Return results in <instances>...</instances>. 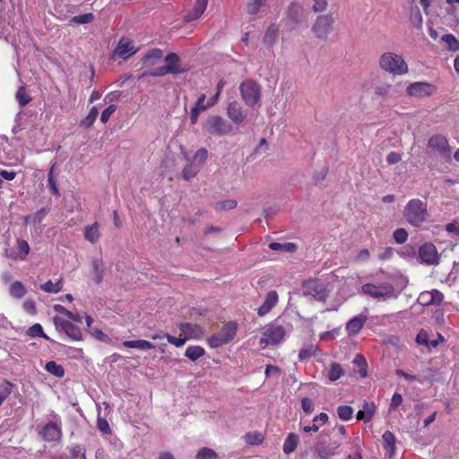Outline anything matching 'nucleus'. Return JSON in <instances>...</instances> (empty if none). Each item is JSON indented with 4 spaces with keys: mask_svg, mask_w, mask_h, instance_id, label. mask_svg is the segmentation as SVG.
Here are the masks:
<instances>
[{
    "mask_svg": "<svg viewBox=\"0 0 459 459\" xmlns=\"http://www.w3.org/2000/svg\"><path fill=\"white\" fill-rule=\"evenodd\" d=\"M403 215L408 224L420 228L429 219L427 202L419 198L409 200L403 208Z\"/></svg>",
    "mask_w": 459,
    "mask_h": 459,
    "instance_id": "1",
    "label": "nucleus"
},
{
    "mask_svg": "<svg viewBox=\"0 0 459 459\" xmlns=\"http://www.w3.org/2000/svg\"><path fill=\"white\" fill-rule=\"evenodd\" d=\"M379 66L393 75H403L409 71L403 57L394 52H385L379 57Z\"/></svg>",
    "mask_w": 459,
    "mask_h": 459,
    "instance_id": "2",
    "label": "nucleus"
},
{
    "mask_svg": "<svg viewBox=\"0 0 459 459\" xmlns=\"http://www.w3.org/2000/svg\"><path fill=\"white\" fill-rule=\"evenodd\" d=\"M238 332V324L233 321L225 323L217 333H213L207 339L211 348L221 347L231 342Z\"/></svg>",
    "mask_w": 459,
    "mask_h": 459,
    "instance_id": "3",
    "label": "nucleus"
},
{
    "mask_svg": "<svg viewBox=\"0 0 459 459\" xmlns=\"http://www.w3.org/2000/svg\"><path fill=\"white\" fill-rule=\"evenodd\" d=\"M262 338L259 341L261 349L269 345H277L283 341L286 335L285 328L277 323L266 325L262 332Z\"/></svg>",
    "mask_w": 459,
    "mask_h": 459,
    "instance_id": "4",
    "label": "nucleus"
},
{
    "mask_svg": "<svg viewBox=\"0 0 459 459\" xmlns=\"http://www.w3.org/2000/svg\"><path fill=\"white\" fill-rule=\"evenodd\" d=\"M239 91L247 106L255 107L261 100L262 89L255 80L247 79L242 82L239 85Z\"/></svg>",
    "mask_w": 459,
    "mask_h": 459,
    "instance_id": "5",
    "label": "nucleus"
},
{
    "mask_svg": "<svg viewBox=\"0 0 459 459\" xmlns=\"http://www.w3.org/2000/svg\"><path fill=\"white\" fill-rule=\"evenodd\" d=\"M203 128L207 134L216 136L230 134L233 130L232 125L218 115L209 116Z\"/></svg>",
    "mask_w": 459,
    "mask_h": 459,
    "instance_id": "6",
    "label": "nucleus"
},
{
    "mask_svg": "<svg viewBox=\"0 0 459 459\" xmlns=\"http://www.w3.org/2000/svg\"><path fill=\"white\" fill-rule=\"evenodd\" d=\"M362 292L373 299H388L394 297V286L389 282L375 285L371 283L363 284L361 287Z\"/></svg>",
    "mask_w": 459,
    "mask_h": 459,
    "instance_id": "7",
    "label": "nucleus"
},
{
    "mask_svg": "<svg viewBox=\"0 0 459 459\" xmlns=\"http://www.w3.org/2000/svg\"><path fill=\"white\" fill-rule=\"evenodd\" d=\"M334 19L333 14L327 13L316 17L312 31L315 36L320 39H326L330 32L333 30Z\"/></svg>",
    "mask_w": 459,
    "mask_h": 459,
    "instance_id": "8",
    "label": "nucleus"
},
{
    "mask_svg": "<svg viewBox=\"0 0 459 459\" xmlns=\"http://www.w3.org/2000/svg\"><path fill=\"white\" fill-rule=\"evenodd\" d=\"M53 320L56 330L63 331L70 339L74 341L82 340V333L79 326L57 316H56Z\"/></svg>",
    "mask_w": 459,
    "mask_h": 459,
    "instance_id": "9",
    "label": "nucleus"
},
{
    "mask_svg": "<svg viewBox=\"0 0 459 459\" xmlns=\"http://www.w3.org/2000/svg\"><path fill=\"white\" fill-rule=\"evenodd\" d=\"M437 91L435 85L426 82H416L411 83L406 88V92L409 96L416 98H425L433 95Z\"/></svg>",
    "mask_w": 459,
    "mask_h": 459,
    "instance_id": "10",
    "label": "nucleus"
},
{
    "mask_svg": "<svg viewBox=\"0 0 459 459\" xmlns=\"http://www.w3.org/2000/svg\"><path fill=\"white\" fill-rule=\"evenodd\" d=\"M428 147L435 152H437L444 158H449L451 150L448 141L446 136L442 134H435L431 136L428 143Z\"/></svg>",
    "mask_w": 459,
    "mask_h": 459,
    "instance_id": "11",
    "label": "nucleus"
},
{
    "mask_svg": "<svg viewBox=\"0 0 459 459\" xmlns=\"http://www.w3.org/2000/svg\"><path fill=\"white\" fill-rule=\"evenodd\" d=\"M419 257L424 264H437L439 261L437 247L432 243H425L419 248Z\"/></svg>",
    "mask_w": 459,
    "mask_h": 459,
    "instance_id": "12",
    "label": "nucleus"
},
{
    "mask_svg": "<svg viewBox=\"0 0 459 459\" xmlns=\"http://www.w3.org/2000/svg\"><path fill=\"white\" fill-rule=\"evenodd\" d=\"M42 439L47 442H56L62 438L61 423L48 422L39 432Z\"/></svg>",
    "mask_w": 459,
    "mask_h": 459,
    "instance_id": "13",
    "label": "nucleus"
},
{
    "mask_svg": "<svg viewBox=\"0 0 459 459\" xmlns=\"http://www.w3.org/2000/svg\"><path fill=\"white\" fill-rule=\"evenodd\" d=\"M30 250L29 243L22 238L16 239V250H6V256L13 261H24Z\"/></svg>",
    "mask_w": 459,
    "mask_h": 459,
    "instance_id": "14",
    "label": "nucleus"
},
{
    "mask_svg": "<svg viewBox=\"0 0 459 459\" xmlns=\"http://www.w3.org/2000/svg\"><path fill=\"white\" fill-rule=\"evenodd\" d=\"M213 106L214 105H210V99L206 101V95L204 93L200 94L190 110L191 124L195 125L200 114Z\"/></svg>",
    "mask_w": 459,
    "mask_h": 459,
    "instance_id": "15",
    "label": "nucleus"
},
{
    "mask_svg": "<svg viewBox=\"0 0 459 459\" xmlns=\"http://www.w3.org/2000/svg\"><path fill=\"white\" fill-rule=\"evenodd\" d=\"M178 329L180 330L181 333L185 335L186 338H187V340L201 339L204 333V328L197 324L180 323L178 325Z\"/></svg>",
    "mask_w": 459,
    "mask_h": 459,
    "instance_id": "16",
    "label": "nucleus"
},
{
    "mask_svg": "<svg viewBox=\"0 0 459 459\" xmlns=\"http://www.w3.org/2000/svg\"><path fill=\"white\" fill-rule=\"evenodd\" d=\"M138 48H135L133 42L126 38H122L117 48L114 50V53L123 58L124 60L127 59L130 56L135 54Z\"/></svg>",
    "mask_w": 459,
    "mask_h": 459,
    "instance_id": "17",
    "label": "nucleus"
},
{
    "mask_svg": "<svg viewBox=\"0 0 459 459\" xmlns=\"http://www.w3.org/2000/svg\"><path fill=\"white\" fill-rule=\"evenodd\" d=\"M227 115L237 125H240L246 119L242 106L235 100L229 103Z\"/></svg>",
    "mask_w": 459,
    "mask_h": 459,
    "instance_id": "18",
    "label": "nucleus"
},
{
    "mask_svg": "<svg viewBox=\"0 0 459 459\" xmlns=\"http://www.w3.org/2000/svg\"><path fill=\"white\" fill-rule=\"evenodd\" d=\"M368 320L366 315H358L350 319L346 324V331L349 336H354L363 328Z\"/></svg>",
    "mask_w": 459,
    "mask_h": 459,
    "instance_id": "19",
    "label": "nucleus"
},
{
    "mask_svg": "<svg viewBox=\"0 0 459 459\" xmlns=\"http://www.w3.org/2000/svg\"><path fill=\"white\" fill-rule=\"evenodd\" d=\"M383 448L388 458H394L396 449V438L393 432L386 430L382 436Z\"/></svg>",
    "mask_w": 459,
    "mask_h": 459,
    "instance_id": "20",
    "label": "nucleus"
},
{
    "mask_svg": "<svg viewBox=\"0 0 459 459\" xmlns=\"http://www.w3.org/2000/svg\"><path fill=\"white\" fill-rule=\"evenodd\" d=\"M444 299V295L437 290L423 292L419 297V301L423 306L431 304L439 305Z\"/></svg>",
    "mask_w": 459,
    "mask_h": 459,
    "instance_id": "21",
    "label": "nucleus"
},
{
    "mask_svg": "<svg viewBox=\"0 0 459 459\" xmlns=\"http://www.w3.org/2000/svg\"><path fill=\"white\" fill-rule=\"evenodd\" d=\"M278 302V293L275 290H271L267 293L264 303L258 307L257 314L260 316L268 314Z\"/></svg>",
    "mask_w": 459,
    "mask_h": 459,
    "instance_id": "22",
    "label": "nucleus"
},
{
    "mask_svg": "<svg viewBox=\"0 0 459 459\" xmlns=\"http://www.w3.org/2000/svg\"><path fill=\"white\" fill-rule=\"evenodd\" d=\"M208 0H196L194 7L186 15L187 22H193L202 16L206 10Z\"/></svg>",
    "mask_w": 459,
    "mask_h": 459,
    "instance_id": "23",
    "label": "nucleus"
},
{
    "mask_svg": "<svg viewBox=\"0 0 459 459\" xmlns=\"http://www.w3.org/2000/svg\"><path fill=\"white\" fill-rule=\"evenodd\" d=\"M342 443V440L333 441L329 446H318L316 448V454L320 459H328L336 454V450L341 446Z\"/></svg>",
    "mask_w": 459,
    "mask_h": 459,
    "instance_id": "24",
    "label": "nucleus"
},
{
    "mask_svg": "<svg viewBox=\"0 0 459 459\" xmlns=\"http://www.w3.org/2000/svg\"><path fill=\"white\" fill-rule=\"evenodd\" d=\"M185 157H186V154H185ZM187 160V163L184 167L182 170V178L186 181H189L190 179L194 178L201 170L200 164H196L192 160H189L186 158Z\"/></svg>",
    "mask_w": 459,
    "mask_h": 459,
    "instance_id": "25",
    "label": "nucleus"
},
{
    "mask_svg": "<svg viewBox=\"0 0 459 459\" xmlns=\"http://www.w3.org/2000/svg\"><path fill=\"white\" fill-rule=\"evenodd\" d=\"M376 412V405L374 403L364 402L363 409L357 413V419L364 422H369Z\"/></svg>",
    "mask_w": 459,
    "mask_h": 459,
    "instance_id": "26",
    "label": "nucleus"
},
{
    "mask_svg": "<svg viewBox=\"0 0 459 459\" xmlns=\"http://www.w3.org/2000/svg\"><path fill=\"white\" fill-rule=\"evenodd\" d=\"M84 238L91 244H95L99 241L100 233V224L96 221L91 225H87L84 228L83 232Z\"/></svg>",
    "mask_w": 459,
    "mask_h": 459,
    "instance_id": "27",
    "label": "nucleus"
},
{
    "mask_svg": "<svg viewBox=\"0 0 459 459\" xmlns=\"http://www.w3.org/2000/svg\"><path fill=\"white\" fill-rule=\"evenodd\" d=\"M165 62L167 63V67H171L169 68L170 71H169V74H178L184 72V69L180 66L179 57L177 54L169 53L165 57Z\"/></svg>",
    "mask_w": 459,
    "mask_h": 459,
    "instance_id": "28",
    "label": "nucleus"
},
{
    "mask_svg": "<svg viewBox=\"0 0 459 459\" xmlns=\"http://www.w3.org/2000/svg\"><path fill=\"white\" fill-rule=\"evenodd\" d=\"M328 420V415L325 412H321L318 415L315 416L313 419V424L309 426H305L303 430L305 432H316L318 431L320 426L325 425Z\"/></svg>",
    "mask_w": 459,
    "mask_h": 459,
    "instance_id": "29",
    "label": "nucleus"
},
{
    "mask_svg": "<svg viewBox=\"0 0 459 459\" xmlns=\"http://www.w3.org/2000/svg\"><path fill=\"white\" fill-rule=\"evenodd\" d=\"M123 346L142 351L151 350L155 347L151 342L146 340L125 341L123 342Z\"/></svg>",
    "mask_w": 459,
    "mask_h": 459,
    "instance_id": "30",
    "label": "nucleus"
},
{
    "mask_svg": "<svg viewBox=\"0 0 459 459\" xmlns=\"http://www.w3.org/2000/svg\"><path fill=\"white\" fill-rule=\"evenodd\" d=\"M91 266L94 273V281L96 284H100L104 276V264L101 259L94 258L91 261Z\"/></svg>",
    "mask_w": 459,
    "mask_h": 459,
    "instance_id": "31",
    "label": "nucleus"
},
{
    "mask_svg": "<svg viewBox=\"0 0 459 459\" xmlns=\"http://www.w3.org/2000/svg\"><path fill=\"white\" fill-rule=\"evenodd\" d=\"M299 441V438L298 435L290 433L283 443V452L287 455L294 452L297 448Z\"/></svg>",
    "mask_w": 459,
    "mask_h": 459,
    "instance_id": "32",
    "label": "nucleus"
},
{
    "mask_svg": "<svg viewBox=\"0 0 459 459\" xmlns=\"http://www.w3.org/2000/svg\"><path fill=\"white\" fill-rule=\"evenodd\" d=\"M205 354V350L199 345H192L186 349L185 356L192 361H195Z\"/></svg>",
    "mask_w": 459,
    "mask_h": 459,
    "instance_id": "33",
    "label": "nucleus"
},
{
    "mask_svg": "<svg viewBox=\"0 0 459 459\" xmlns=\"http://www.w3.org/2000/svg\"><path fill=\"white\" fill-rule=\"evenodd\" d=\"M162 57V51L159 48H152L149 50L143 57V62L145 65H153L155 61Z\"/></svg>",
    "mask_w": 459,
    "mask_h": 459,
    "instance_id": "34",
    "label": "nucleus"
},
{
    "mask_svg": "<svg viewBox=\"0 0 459 459\" xmlns=\"http://www.w3.org/2000/svg\"><path fill=\"white\" fill-rule=\"evenodd\" d=\"M45 370L56 377H63L65 376V369L62 365L57 364L56 361L51 360L46 363Z\"/></svg>",
    "mask_w": 459,
    "mask_h": 459,
    "instance_id": "35",
    "label": "nucleus"
},
{
    "mask_svg": "<svg viewBox=\"0 0 459 459\" xmlns=\"http://www.w3.org/2000/svg\"><path fill=\"white\" fill-rule=\"evenodd\" d=\"M328 379L331 382H335L342 376H344V369L341 366V364L333 362L331 364L330 368L328 370Z\"/></svg>",
    "mask_w": 459,
    "mask_h": 459,
    "instance_id": "36",
    "label": "nucleus"
},
{
    "mask_svg": "<svg viewBox=\"0 0 459 459\" xmlns=\"http://www.w3.org/2000/svg\"><path fill=\"white\" fill-rule=\"evenodd\" d=\"M99 115V110L97 107H92L89 112V114L81 120L80 126L85 129L90 128L93 123L96 121Z\"/></svg>",
    "mask_w": 459,
    "mask_h": 459,
    "instance_id": "37",
    "label": "nucleus"
},
{
    "mask_svg": "<svg viewBox=\"0 0 459 459\" xmlns=\"http://www.w3.org/2000/svg\"><path fill=\"white\" fill-rule=\"evenodd\" d=\"M40 289L47 293H58L63 289V281L60 279L56 282L48 280L40 286Z\"/></svg>",
    "mask_w": 459,
    "mask_h": 459,
    "instance_id": "38",
    "label": "nucleus"
},
{
    "mask_svg": "<svg viewBox=\"0 0 459 459\" xmlns=\"http://www.w3.org/2000/svg\"><path fill=\"white\" fill-rule=\"evenodd\" d=\"M16 100L18 101L20 107H25L28 103L31 101V97L28 94L25 86H20L15 94Z\"/></svg>",
    "mask_w": 459,
    "mask_h": 459,
    "instance_id": "39",
    "label": "nucleus"
},
{
    "mask_svg": "<svg viewBox=\"0 0 459 459\" xmlns=\"http://www.w3.org/2000/svg\"><path fill=\"white\" fill-rule=\"evenodd\" d=\"M278 30L276 24H271L265 31L264 42L268 45H273L277 39Z\"/></svg>",
    "mask_w": 459,
    "mask_h": 459,
    "instance_id": "40",
    "label": "nucleus"
},
{
    "mask_svg": "<svg viewBox=\"0 0 459 459\" xmlns=\"http://www.w3.org/2000/svg\"><path fill=\"white\" fill-rule=\"evenodd\" d=\"M10 294L15 299H21L26 294V289L21 281H15L10 286Z\"/></svg>",
    "mask_w": 459,
    "mask_h": 459,
    "instance_id": "41",
    "label": "nucleus"
},
{
    "mask_svg": "<svg viewBox=\"0 0 459 459\" xmlns=\"http://www.w3.org/2000/svg\"><path fill=\"white\" fill-rule=\"evenodd\" d=\"M441 40L446 44L447 49L450 51H459V41L453 34H445L441 37Z\"/></svg>",
    "mask_w": 459,
    "mask_h": 459,
    "instance_id": "42",
    "label": "nucleus"
},
{
    "mask_svg": "<svg viewBox=\"0 0 459 459\" xmlns=\"http://www.w3.org/2000/svg\"><path fill=\"white\" fill-rule=\"evenodd\" d=\"M392 85L388 82H382L374 88V95L377 98L384 99L387 97L391 91Z\"/></svg>",
    "mask_w": 459,
    "mask_h": 459,
    "instance_id": "43",
    "label": "nucleus"
},
{
    "mask_svg": "<svg viewBox=\"0 0 459 459\" xmlns=\"http://www.w3.org/2000/svg\"><path fill=\"white\" fill-rule=\"evenodd\" d=\"M27 334L30 337H42L47 341L52 342V340L44 333L41 325L38 323L34 324L28 329Z\"/></svg>",
    "mask_w": 459,
    "mask_h": 459,
    "instance_id": "44",
    "label": "nucleus"
},
{
    "mask_svg": "<svg viewBox=\"0 0 459 459\" xmlns=\"http://www.w3.org/2000/svg\"><path fill=\"white\" fill-rule=\"evenodd\" d=\"M313 296L316 300L325 301L328 298L329 292L326 287L323 284H316L313 288Z\"/></svg>",
    "mask_w": 459,
    "mask_h": 459,
    "instance_id": "45",
    "label": "nucleus"
},
{
    "mask_svg": "<svg viewBox=\"0 0 459 459\" xmlns=\"http://www.w3.org/2000/svg\"><path fill=\"white\" fill-rule=\"evenodd\" d=\"M244 438L248 445H260L264 439L263 434L258 431L247 432Z\"/></svg>",
    "mask_w": 459,
    "mask_h": 459,
    "instance_id": "46",
    "label": "nucleus"
},
{
    "mask_svg": "<svg viewBox=\"0 0 459 459\" xmlns=\"http://www.w3.org/2000/svg\"><path fill=\"white\" fill-rule=\"evenodd\" d=\"M170 67H167L166 65L164 66H160V67H157L152 71H145L143 72L140 77H146V76H152V77H158V76H164L166 74H169L170 71L169 69Z\"/></svg>",
    "mask_w": 459,
    "mask_h": 459,
    "instance_id": "47",
    "label": "nucleus"
},
{
    "mask_svg": "<svg viewBox=\"0 0 459 459\" xmlns=\"http://www.w3.org/2000/svg\"><path fill=\"white\" fill-rule=\"evenodd\" d=\"M353 414V409L350 405H341L337 408V415L342 420H349Z\"/></svg>",
    "mask_w": 459,
    "mask_h": 459,
    "instance_id": "48",
    "label": "nucleus"
},
{
    "mask_svg": "<svg viewBox=\"0 0 459 459\" xmlns=\"http://www.w3.org/2000/svg\"><path fill=\"white\" fill-rule=\"evenodd\" d=\"M237 205H238V202L236 200L229 199V200H224V201L216 203L213 205V207L217 211H223V210H232V209L236 208Z\"/></svg>",
    "mask_w": 459,
    "mask_h": 459,
    "instance_id": "49",
    "label": "nucleus"
},
{
    "mask_svg": "<svg viewBox=\"0 0 459 459\" xmlns=\"http://www.w3.org/2000/svg\"><path fill=\"white\" fill-rule=\"evenodd\" d=\"M207 158L208 151L205 148H200L195 152L192 160L195 161L196 164H200V168L202 169Z\"/></svg>",
    "mask_w": 459,
    "mask_h": 459,
    "instance_id": "50",
    "label": "nucleus"
},
{
    "mask_svg": "<svg viewBox=\"0 0 459 459\" xmlns=\"http://www.w3.org/2000/svg\"><path fill=\"white\" fill-rule=\"evenodd\" d=\"M13 385L9 381H4L0 385V406L9 397L12 393Z\"/></svg>",
    "mask_w": 459,
    "mask_h": 459,
    "instance_id": "51",
    "label": "nucleus"
},
{
    "mask_svg": "<svg viewBox=\"0 0 459 459\" xmlns=\"http://www.w3.org/2000/svg\"><path fill=\"white\" fill-rule=\"evenodd\" d=\"M217 457L218 455L214 450L208 447H203L197 452L195 459H215Z\"/></svg>",
    "mask_w": 459,
    "mask_h": 459,
    "instance_id": "52",
    "label": "nucleus"
},
{
    "mask_svg": "<svg viewBox=\"0 0 459 459\" xmlns=\"http://www.w3.org/2000/svg\"><path fill=\"white\" fill-rule=\"evenodd\" d=\"M408 236L407 230L403 228L396 229L393 233L394 239L397 244L405 243L408 240Z\"/></svg>",
    "mask_w": 459,
    "mask_h": 459,
    "instance_id": "53",
    "label": "nucleus"
},
{
    "mask_svg": "<svg viewBox=\"0 0 459 459\" xmlns=\"http://www.w3.org/2000/svg\"><path fill=\"white\" fill-rule=\"evenodd\" d=\"M94 20V15L91 13L74 16L71 22L76 24L91 23Z\"/></svg>",
    "mask_w": 459,
    "mask_h": 459,
    "instance_id": "54",
    "label": "nucleus"
},
{
    "mask_svg": "<svg viewBox=\"0 0 459 459\" xmlns=\"http://www.w3.org/2000/svg\"><path fill=\"white\" fill-rule=\"evenodd\" d=\"M266 1L267 0H251L247 4V13L249 14H256L259 12L261 6L264 5Z\"/></svg>",
    "mask_w": 459,
    "mask_h": 459,
    "instance_id": "55",
    "label": "nucleus"
},
{
    "mask_svg": "<svg viewBox=\"0 0 459 459\" xmlns=\"http://www.w3.org/2000/svg\"><path fill=\"white\" fill-rule=\"evenodd\" d=\"M225 81L223 79L220 80L216 86V93L210 98V105H215L220 99V96L222 92L223 88L225 87Z\"/></svg>",
    "mask_w": 459,
    "mask_h": 459,
    "instance_id": "56",
    "label": "nucleus"
},
{
    "mask_svg": "<svg viewBox=\"0 0 459 459\" xmlns=\"http://www.w3.org/2000/svg\"><path fill=\"white\" fill-rule=\"evenodd\" d=\"M117 109V106L114 105V104H111L109 106H108L102 112H101V115H100V121L103 123V124H106L108 119L110 118V117L114 114V112L116 111Z\"/></svg>",
    "mask_w": 459,
    "mask_h": 459,
    "instance_id": "57",
    "label": "nucleus"
},
{
    "mask_svg": "<svg viewBox=\"0 0 459 459\" xmlns=\"http://www.w3.org/2000/svg\"><path fill=\"white\" fill-rule=\"evenodd\" d=\"M328 7L327 0H313L312 10L315 13H322Z\"/></svg>",
    "mask_w": 459,
    "mask_h": 459,
    "instance_id": "58",
    "label": "nucleus"
},
{
    "mask_svg": "<svg viewBox=\"0 0 459 459\" xmlns=\"http://www.w3.org/2000/svg\"><path fill=\"white\" fill-rule=\"evenodd\" d=\"M394 255V248L391 247H385L382 252H380L377 255L378 259L381 261L390 260Z\"/></svg>",
    "mask_w": 459,
    "mask_h": 459,
    "instance_id": "59",
    "label": "nucleus"
},
{
    "mask_svg": "<svg viewBox=\"0 0 459 459\" xmlns=\"http://www.w3.org/2000/svg\"><path fill=\"white\" fill-rule=\"evenodd\" d=\"M167 340L169 343L175 345L176 347H181L183 346L187 340V338L185 337L182 333H180L178 338H176L172 335H168Z\"/></svg>",
    "mask_w": 459,
    "mask_h": 459,
    "instance_id": "60",
    "label": "nucleus"
},
{
    "mask_svg": "<svg viewBox=\"0 0 459 459\" xmlns=\"http://www.w3.org/2000/svg\"><path fill=\"white\" fill-rule=\"evenodd\" d=\"M416 342L418 344L427 347L429 342L428 332L424 329H421L417 334Z\"/></svg>",
    "mask_w": 459,
    "mask_h": 459,
    "instance_id": "61",
    "label": "nucleus"
},
{
    "mask_svg": "<svg viewBox=\"0 0 459 459\" xmlns=\"http://www.w3.org/2000/svg\"><path fill=\"white\" fill-rule=\"evenodd\" d=\"M98 429L104 434H110L111 429L106 419L99 418L97 421Z\"/></svg>",
    "mask_w": 459,
    "mask_h": 459,
    "instance_id": "62",
    "label": "nucleus"
},
{
    "mask_svg": "<svg viewBox=\"0 0 459 459\" xmlns=\"http://www.w3.org/2000/svg\"><path fill=\"white\" fill-rule=\"evenodd\" d=\"M301 407L307 414H310L313 411L314 403L311 399L304 397L301 400Z\"/></svg>",
    "mask_w": 459,
    "mask_h": 459,
    "instance_id": "63",
    "label": "nucleus"
},
{
    "mask_svg": "<svg viewBox=\"0 0 459 459\" xmlns=\"http://www.w3.org/2000/svg\"><path fill=\"white\" fill-rule=\"evenodd\" d=\"M403 403V396L401 394L395 392L393 394L391 404H390V410H395L397 407H399Z\"/></svg>",
    "mask_w": 459,
    "mask_h": 459,
    "instance_id": "64",
    "label": "nucleus"
}]
</instances>
